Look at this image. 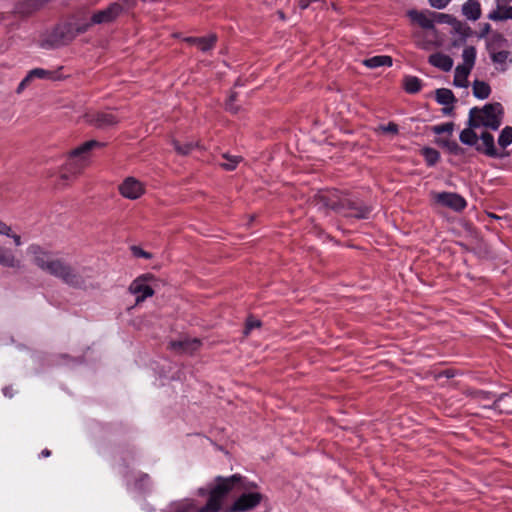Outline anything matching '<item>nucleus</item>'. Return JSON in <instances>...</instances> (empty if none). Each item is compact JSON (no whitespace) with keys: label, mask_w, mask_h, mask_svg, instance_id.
<instances>
[{"label":"nucleus","mask_w":512,"mask_h":512,"mask_svg":"<svg viewBox=\"0 0 512 512\" xmlns=\"http://www.w3.org/2000/svg\"><path fill=\"white\" fill-rule=\"evenodd\" d=\"M32 262L44 272L61 279L67 285L81 287L85 281L82 275L63 260L54 257L38 245H31L27 249Z\"/></svg>","instance_id":"f03ea898"},{"label":"nucleus","mask_w":512,"mask_h":512,"mask_svg":"<svg viewBox=\"0 0 512 512\" xmlns=\"http://www.w3.org/2000/svg\"><path fill=\"white\" fill-rule=\"evenodd\" d=\"M278 15H279V17H280L281 19H284V14H283V12H282V11H278Z\"/></svg>","instance_id":"8fccbe9b"},{"label":"nucleus","mask_w":512,"mask_h":512,"mask_svg":"<svg viewBox=\"0 0 512 512\" xmlns=\"http://www.w3.org/2000/svg\"><path fill=\"white\" fill-rule=\"evenodd\" d=\"M503 113L500 103L486 104L482 109L474 107L469 112L468 126L471 128L484 126L497 130L502 123Z\"/></svg>","instance_id":"20e7f679"},{"label":"nucleus","mask_w":512,"mask_h":512,"mask_svg":"<svg viewBox=\"0 0 512 512\" xmlns=\"http://www.w3.org/2000/svg\"><path fill=\"white\" fill-rule=\"evenodd\" d=\"M223 158L225 159V162L221 163L220 165L229 171L234 170L238 163L242 160L240 156H231L229 154H223Z\"/></svg>","instance_id":"2f4dec72"},{"label":"nucleus","mask_w":512,"mask_h":512,"mask_svg":"<svg viewBox=\"0 0 512 512\" xmlns=\"http://www.w3.org/2000/svg\"><path fill=\"white\" fill-rule=\"evenodd\" d=\"M498 143L501 147L506 148L512 143V127L506 126L500 133Z\"/></svg>","instance_id":"7c9ffc66"},{"label":"nucleus","mask_w":512,"mask_h":512,"mask_svg":"<svg viewBox=\"0 0 512 512\" xmlns=\"http://www.w3.org/2000/svg\"><path fill=\"white\" fill-rule=\"evenodd\" d=\"M233 100V96L229 99V101L226 103V108L232 112H236V109L233 107L231 101Z\"/></svg>","instance_id":"37998d69"},{"label":"nucleus","mask_w":512,"mask_h":512,"mask_svg":"<svg viewBox=\"0 0 512 512\" xmlns=\"http://www.w3.org/2000/svg\"><path fill=\"white\" fill-rule=\"evenodd\" d=\"M380 129L386 133L396 134L398 132V126L394 123H389L387 125L381 126Z\"/></svg>","instance_id":"58836bf2"},{"label":"nucleus","mask_w":512,"mask_h":512,"mask_svg":"<svg viewBox=\"0 0 512 512\" xmlns=\"http://www.w3.org/2000/svg\"><path fill=\"white\" fill-rule=\"evenodd\" d=\"M404 87L408 93H417L421 89V80L415 76H406Z\"/></svg>","instance_id":"c85d7f7f"},{"label":"nucleus","mask_w":512,"mask_h":512,"mask_svg":"<svg viewBox=\"0 0 512 512\" xmlns=\"http://www.w3.org/2000/svg\"><path fill=\"white\" fill-rule=\"evenodd\" d=\"M318 198L324 206L343 213L347 217L364 219L371 213L369 206L337 190L321 191L318 193Z\"/></svg>","instance_id":"7ed1b4c3"},{"label":"nucleus","mask_w":512,"mask_h":512,"mask_svg":"<svg viewBox=\"0 0 512 512\" xmlns=\"http://www.w3.org/2000/svg\"><path fill=\"white\" fill-rule=\"evenodd\" d=\"M131 251H132V254L138 258L150 259L152 257V255L150 253L144 251L142 248H140L138 246H132Z\"/></svg>","instance_id":"72a5a7b5"},{"label":"nucleus","mask_w":512,"mask_h":512,"mask_svg":"<svg viewBox=\"0 0 512 512\" xmlns=\"http://www.w3.org/2000/svg\"><path fill=\"white\" fill-rule=\"evenodd\" d=\"M475 397L485 408H492L498 410L500 413L512 412V404L508 403V400H511V396L507 393L496 396L490 392L478 391Z\"/></svg>","instance_id":"423d86ee"},{"label":"nucleus","mask_w":512,"mask_h":512,"mask_svg":"<svg viewBox=\"0 0 512 512\" xmlns=\"http://www.w3.org/2000/svg\"><path fill=\"white\" fill-rule=\"evenodd\" d=\"M362 63H363V65H365L366 67H368L370 69H375V68L382 67V66L390 67V66H392L393 61L390 56L378 55V56H373L368 59H364L362 61Z\"/></svg>","instance_id":"b1692460"},{"label":"nucleus","mask_w":512,"mask_h":512,"mask_svg":"<svg viewBox=\"0 0 512 512\" xmlns=\"http://www.w3.org/2000/svg\"><path fill=\"white\" fill-rule=\"evenodd\" d=\"M434 131L438 134L440 133H448L451 134L453 131V124L452 123H446L443 125H438L434 128Z\"/></svg>","instance_id":"f704fd0d"},{"label":"nucleus","mask_w":512,"mask_h":512,"mask_svg":"<svg viewBox=\"0 0 512 512\" xmlns=\"http://www.w3.org/2000/svg\"><path fill=\"white\" fill-rule=\"evenodd\" d=\"M119 192L126 199L136 200L145 193V185L134 177H127L120 184Z\"/></svg>","instance_id":"9b49d317"},{"label":"nucleus","mask_w":512,"mask_h":512,"mask_svg":"<svg viewBox=\"0 0 512 512\" xmlns=\"http://www.w3.org/2000/svg\"><path fill=\"white\" fill-rule=\"evenodd\" d=\"M451 0H429V4L436 9H444Z\"/></svg>","instance_id":"e433bc0d"},{"label":"nucleus","mask_w":512,"mask_h":512,"mask_svg":"<svg viewBox=\"0 0 512 512\" xmlns=\"http://www.w3.org/2000/svg\"><path fill=\"white\" fill-rule=\"evenodd\" d=\"M432 24H448L451 26L453 32H469L470 28L455 17L449 14L432 11Z\"/></svg>","instance_id":"ddd939ff"},{"label":"nucleus","mask_w":512,"mask_h":512,"mask_svg":"<svg viewBox=\"0 0 512 512\" xmlns=\"http://www.w3.org/2000/svg\"><path fill=\"white\" fill-rule=\"evenodd\" d=\"M436 101L441 105H452L455 102V97L450 89L440 88L435 92Z\"/></svg>","instance_id":"393cba45"},{"label":"nucleus","mask_w":512,"mask_h":512,"mask_svg":"<svg viewBox=\"0 0 512 512\" xmlns=\"http://www.w3.org/2000/svg\"><path fill=\"white\" fill-rule=\"evenodd\" d=\"M463 63L455 68L453 83L456 87L467 88L468 76L474 67L476 50L473 46H466L462 53Z\"/></svg>","instance_id":"39448f33"},{"label":"nucleus","mask_w":512,"mask_h":512,"mask_svg":"<svg viewBox=\"0 0 512 512\" xmlns=\"http://www.w3.org/2000/svg\"><path fill=\"white\" fill-rule=\"evenodd\" d=\"M462 13L468 19L476 21L481 16L480 3L477 0H468L462 6Z\"/></svg>","instance_id":"a211bd4d"},{"label":"nucleus","mask_w":512,"mask_h":512,"mask_svg":"<svg viewBox=\"0 0 512 512\" xmlns=\"http://www.w3.org/2000/svg\"><path fill=\"white\" fill-rule=\"evenodd\" d=\"M148 482H149V476L147 474H144V475L141 476V479L139 480V483H138V481H135V483L133 485H134V487L136 489L141 490V489H144L146 487Z\"/></svg>","instance_id":"4c0bfd02"},{"label":"nucleus","mask_w":512,"mask_h":512,"mask_svg":"<svg viewBox=\"0 0 512 512\" xmlns=\"http://www.w3.org/2000/svg\"><path fill=\"white\" fill-rule=\"evenodd\" d=\"M419 37L416 43L419 47L425 50H432L441 45L437 39L438 34H417Z\"/></svg>","instance_id":"5701e85b"},{"label":"nucleus","mask_w":512,"mask_h":512,"mask_svg":"<svg viewBox=\"0 0 512 512\" xmlns=\"http://www.w3.org/2000/svg\"><path fill=\"white\" fill-rule=\"evenodd\" d=\"M151 274H144L134 279L130 286L129 292L136 297V304L143 302L145 299L153 296L154 289L149 284L152 279Z\"/></svg>","instance_id":"6e6552de"},{"label":"nucleus","mask_w":512,"mask_h":512,"mask_svg":"<svg viewBox=\"0 0 512 512\" xmlns=\"http://www.w3.org/2000/svg\"><path fill=\"white\" fill-rule=\"evenodd\" d=\"M490 54L493 62L500 65V69L504 71L507 68V64L512 62L510 52L502 50L496 51L494 44L490 43Z\"/></svg>","instance_id":"6ab92c4d"},{"label":"nucleus","mask_w":512,"mask_h":512,"mask_svg":"<svg viewBox=\"0 0 512 512\" xmlns=\"http://www.w3.org/2000/svg\"><path fill=\"white\" fill-rule=\"evenodd\" d=\"M261 322L257 319L249 318L246 323L245 334L250 333L254 328H259Z\"/></svg>","instance_id":"c9c22d12"},{"label":"nucleus","mask_w":512,"mask_h":512,"mask_svg":"<svg viewBox=\"0 0 512 512\" xmlns=\"http://www.w3.org/2000/svg\"><path fill=\"white\" fill-rule=\"evenodd\" d=\"M408 16L413 23L418 24L423 29H433L432 24V11H416L411 10L408 12Z\"/></svg>","instance_id":"dca6fc26"},{"label":"nucleus","mask_w":512,"mask_h":512,"mask_svg":"<svg viewBox=\"0 0 512 512\" xmlns=\"http://www.w3.org/2000/svg\"><path fill=\"white\" fill-rule=\"evenodd\" d=\"M199 346H200V341L196 338H194V339L185 338V339H182L179 341H174L171 343V347L174 350L181 351L184 353H192L195 350H197Z\"/></svg>","instance_id":"412c9836"},{"label":"nucleus","mask_w":512,"mask_h":512,"mask_svg":"<svg viewBox=\"0 0 512 512\" xmlns=\"http://www.w3.org/2000/svg\"><path fill=\"white\" fill-rule=\"evenodd\" d=\"M0 265L8 268H20L21 261L10 249L0 246Z\"/></svg>","instance_id":"4be33fe9"},{"label":"nucleus","mask_w":512,"mask_h":512,"mask_svg":"<svg viewBox=\"0 0 512 512\" xmlns=\"http://www.w3.org/2000/svg\"><path fill=\"white\" fill-rule=\"evenodd\" d=\"M472 88L473 95L481 100L488 98L491 93L490 86L484 81H474Z\"/></svg>","instance_id":"a878e982"},{"label":"nucleus","mask_w":512,"mask_h":512,"mask_svg":"<svg viewBox=\"0 0 512 512\" xmlns=\"http://www.w3.org/2000/svg\"><path fill=\"white\" fill-rule=\"evenodd\" d=\"M428 61L432 66H434L444 72L450 71L453 67L452 58L450 56L444 55L442 53L431 54L429 56Z\"/></svg>","instance_id":"f3484780"},{"label":"nucleus","mask_w":512,"mask_h":512,"mask_svg":"<svg viewBox=\"0 0 512 512\" xmlns=\"http://www.w3.org/2000/svg\"><path fill=\"white\" fill-rule=\"evenodd\" d=\"M433 199L439 205L454 211H462L467 205L466 200L461 195L453 192L433 193Z\"/></svg>","instance_id":"9d476101"},{"label":"nucleus","mask_w":512,"mask_h":512,"mask_svg":"<svg viewBox=\"0 0 512 512\" xmlns=\"http://www.w3.org/2000/svg\"><path fill=\"white\" fill-rule=\"evenodd\" d=\"M474 128H471L470 126H468L467 129H464L461 133H460V141L463 143V144H466V145H470V146H473L477 143L478 141V136L477 134L473 131Z\"/></svg>","instance_id":"cd10ccee"},{"label":"nucleus","mask_w":512,"mask_h":512,"mask_svg":"<svg viewBox=\"0 0 512 512\" xmlns=\"http://www.w3.org/2000/svg\"><path fill=\"white\" fill-rule=\"evenodd\" d=\"M232 492L237 493L238 496L224 512L252 511L264 498L256 483L246 481L238 474L229 477L218 476L208 484L207 488L198 490L199 495H208L205 504L186 499L175 504L173 512H219L224 498Z\"/></svg>","instance_id":"f257e3e1"},{"label":"nucleus","mask_w":512,"mask_h":512,"mask_svg":"<svg viewBox=\"0 0 512 512\" xmlns=\"http://www.w3.org/2000/svg\"><path fill=\"white\" fill-rule=\"evenodd\" d=\"M493 35L495 36V40H494L495 42L500 40V36H501L500 34H493Z\"/></svg>","instance_id":"09e8293b"},{"label":"nucleus","mask_w":512,"mask_h":512,"mask_svg":"<svg viewBox=\"0 0 512 512\" xmlns=\"http://www.w3.org/2000/svg\"><path fill=\"white\" fill-rule=\"evenodd\" d=\"M51 452L50 450L48 449H44L42 452H41V455L44 456V457H48L50 456Z\"/></svg>","instance_id":"de8ad7c7"},{"label":"nucleus","mask_w":512,"mask_h":512,"mask_svg":"<svg viewBox=\"0 0 512 512\" xmlns=\"http://www.w3.org/2000/svg\"><path fill=\"white\" fill-rule=\"evenodd\" d=\"M490 30H491L490 24L486 23V24H484L481 32H490Z\"/></svg>","instance_id":"49530a36"},{"label":"nucleus","mask_w":512,"mask_h":512,"mask_svg":"<svg viewBox=\"0 0 512 512\" xmlns=\"http://www.w3.org/2000/svg\"><path fill=\"white\" fill-rule=\"evenodd\" d=\"M35 79H42V80H58L60 79V76L57 72L43 69V68H34L30 70L25 78L19 83L16 92L21 93L27 86L30 85L32 81Z\"/></svg>","instance_id":"f8f14e48"},{"label":"nucleus","mask_w":512,"mask_h":512,"mask_svg":"<svg viewBox=\"0 0 512 512\" xmlns=\"http://www.w3.org/2000/svg\"><path fill=\"white\" fill-rule=\"evenodd\" d=\"M466 35L467 34H459V38L453 41V46H458V45L465 44V41H466L465 36Z\"/></svg>","instance_id":"a19ab883"},{"label":"nucleus","mask_w":512,"mask_h":512,"mask_svg":"<svg viewBox=\"0 0 512 512\" xmlns=\"http://www.w3.org/2000/svg\"><path fill=\"white\" fill-rule=\"evenodd\" d=\"M309 6V0H300L299 7L301 9H305Z\"/></svg>","instance_id":"c03bdc74"},{"label":"nucleus","mask_w":512,"mask_h":512,"mask_svg":"<svg viewBox=\"0 0 512 512\" xmlns=\"http://www.w3.org/2000/svg\"><path fill=\"white\" fill-rule=\"evenodd\" d=\"M122 11V7L118 4H113L109 6L107 9L102 10L96 14H94L89 22H85L83 24H77L75 26H70L67 29V32H84L85 30L90 28L91 24H100L110 22L115 19Z\"/></svg>","instance_id":"0eeeda50"},{"label":"nucleus","mask_w":512,"mask_h":512,"mask_svg":"<svg viewBox=\"0 0 512 512\" xmlns=\"http://www.w3.org/2000/svg\"><path fill=\"white\" fill-rule=\"evenodd\" d=\"M117 122L118 119L112 113H100L95 119V124L101 128L115 125Z\"/></svg>","instance_id":"bb28decb"},{"label":"nucleus","mask_w":512,"mask_h":512,"mask_svg":"<svg viewBox=\"0 0 512 512\" xmlns=\"http://www.w3.org/2000/svg\"><path fill=\"white\" fill-rule=\"evenodd\" d=\"M3 394L6 396V397H12L13 394L10 392V388L9 387H5L3 388Z\"/></svg>","instance_id":"a18cd8bd"},{"label":"nucleus","mask_w":512,"mask_h":512,"mask_svg":"<svg viewBox=\"0 0 512 512\" xmlns=\"http://www.w3.org/2000/svg\"><path fill=\"white\" fill-rule=\"evenodd\" d=\"M12 234L11 227L7 224L0 222V235L10 236Z\"/></svg>","instance_id":"ea45409f"},{"label":"nucleus","mask_w":512,"mask_h":512,"mask_svg":"<svg viewBox=\"0 0 512 512\" xmlns=\"http://www.w3.org/2000/svg\"><path fill=\"white\" fill-rule=\"evenodd\" d=\"M182 40L187 42L189 45L197 47L199 50L207 51L216 42V37L213 34H208L205 36L183 37Z\"/></svg>","instance_id":"2eb2a0df"},{"label":"nucleus","mask_w":512,"mask_h":512,"mask_svg":"<svg viewBox=\"0 0 512 512\" xmlns=\"http://www.w3.org/2000/svg\"><path fill=\"white\" fill-rule=\"evenodd\" d=\"M172 144L174 146L175 151L180 155H188L197 146L193 142L181 144L180 141L178 140H173Z\"/></svg>","instance_id":"c756f323"},{"label":"nucleus","mask_w":512,"mask_h":512,"mask_svg":"<svg viewBox=\"0 0 512 512\" xmlns=\"http://www.w3.org/2000/svg\"><path fill=\"white\" fill-rule=\"evenodd\" d=\"M9 237H11L13 239L16 246H20L22 244L21 238L19 235L12 233Z\"/></svg>","instance_id":"79ce46f5"},{"label":"nucleus","mask_w":512,"mask_h":512,"mask_svg":"<svg viewBox=\"0 0 512 512\" xmlns=\"http://www.w3.org/2000/svg\"><path fill=\"white\" fill-rule=\"evenodd\" d=\"M423 156L429 166L435 165L440 158L438 151L433 148H424Z\"/></svg>","instance_id":"473e14b6"},{"label":"nucleus","mask_w":512,"mask_h":512,"mask_svg":"<svg viewBox=\"0 0 512 512\" xmlns=\"http://www.w3.org/2000/svg\"><path fill=\"white\" fill-rule=\"evenodd\" d=\"M44 38L40 40V47L51 50L67 45L73 40V34H43Z\"/></svg>","instance_id":"4468645a"},{"label":"nucleus","mask_w":512,"mask_h":512,"mask_svg":"<svg viewBox=\"0 0 512 512\" xmlns=\"http://www.w3.org/2000/svg\"><path fill=\"white\" fill-rule=\"evenodd\" d=\"M102 144L95 140H90L75 148L69 158V165L75 166V170H80L88 159V153L93 148L101 147Z\"/></svg>","instance_id":"1a4fd4ad"},{"label":"nucleus","mask_w":512,"mask_h":512,"mask_svg":"<svg viewBox=\"0 0 512 512\" xmlns=\"http://www.w3.org/2000/svg\"><path fill=\"white\" fill-rule=\"evenodd\" d=\"M480 139L482 143L477 147V150L483 151L486 155L490 157H496L498 154L494 145L493 135L488 132H485L481 134Z\"/></svg>","instance_id":"aec40b11"}]
</instances>
